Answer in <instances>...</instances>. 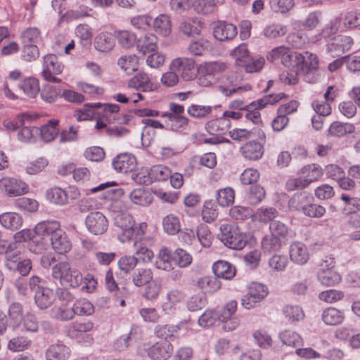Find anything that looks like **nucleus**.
Returning a JSON list of instances; mask_svg holds the SVG:
<instances>
[{
    "label": "nucleus",
    "mask_w": 360,
    "mask_h": 360,
    "mask_svg": "<svg viewBox=\"0 0 360 360\" xmlns=\"http://www.w3.org/2000/svg\"><path fill=\"white\" fill-rule=\"evenodd\" d=\"M231 127L230 120L220 117L207 122L205 128L210 134H220L224 133Z\"/></svg>",
    "instance_id": "72a5a7b5"
},
{
    "label": "nucleus",
    "mask_w": 360,
    "mask_h": 360,
    "mask_svg": "<svg viewBox=\"0 0 360 360\" xmlns=\"http://www.w3.org/2000/svg\"><path fill=\"white\" fill-rule=\"evenodd\" d=\"M120 106L117 104L104 103L101 116L108 123L127 124L132 117L127 114H119Z\"/></svg>",
    "instance_id": "f8f14e48"
},
{
    "label": "nucleus",
    "mask_w": 360,
    "mask_h": 360,
    "mask_svg": "<svg viewBox=\"0 0 360 360\" xmlns=\"http://www.w3.org/2000/svg\"><path fill=\"white\" fill-rule=\"evenodd\" d=\"M20 88L30 98H34L39 92V84L37 79L29 77L23 79L19 84Z\"/></svg>",
    "instance_id": "49530a36"
},
{
    "label": "nucleus",
    "mask_w": 360,
    "mask_h": 360,
    "mask_svg": "<svg viewBox=\"0 0 360 360\" xmlns=\"http://www.w3.org/2000/svg\"><path fill=\"white\" fill-rule=\"evenodd\" d=\"M70 355V349L63 344L51 345L46 351V360H66Z\"/></svg>",
    "instance_id": "393cba45"
},
{
    "label": "nucleus",
    "mask_w": 360,
    "mask_h": 360,
    "mask_svg": "<svg viewBox=\"0 0 360 360\" xmlns=\"http://www.w3.org/2000/svg\"><path fill=\"white\" fill-rule=\"evenodd\" d=\"M196 236L202 246L208 248L211 245L212 236L206 224H202L197 227Z\"/></svg>",
    "instance_id": "e2e57ef3"
},
{
    "label": "nucleus",
    "mask_w": 360,
    "mask_h": 360,
    "mask_svg": "<svg viewBox=\"0 0 360 360\" xmlns=\"http://www.w3.org/2000/svg\"><path fill=\"white\" fill-rule=\"evenodd\" d=\"M136 158L129 153L117 155L112 160V165L120 173L132 172L136 167Z\"/></svg>",
    "instance_id": "2eb2a0df"
},
{
    "label": "nucleus",
    "mask_w": 360,
    "mask_h": 360,
    "mask_svg": "<svg viewBox=\"0 0 360 360\" xmlns=\"http://www.w3.org/2000/svg\"><path fill=\"white\" fill-rule=\"evenodd\" d=\"M8 312L11 321V325L13 328H18L24 318L22 304L18 302L12 303L8 307Z\"/></svg>",
    "instance_id": "8fccbe9b"
},
{
    "label": "nucleus",
    "mask_w": 360,
    "mask_h": 360,
    "mask_svg": "<svg viewBox=\"0 0 360 360\" xmlns=\"http://www.w3.org/2000/svg\"><path fill=\"white\" fill-rule=\"evenodd\" d=\"M94 328V323L91 321H76L71 323L67 329V334L71 338L80 336L82 333L91 331Z\"/></svg>",
    "instance_id": "a878e982"
},
{
    "label": "nucleus",
    "mask_w": 360,
    "mask_h": 360,
    "mask_svg": "<svg viewBox=\"0 0 360 360\" xmlns=\"http://www.w3.org/2000/svg\"><path fill=\"white\" fill-rule=\"evenodd\" d=\"M58 123V120H51L41 127V137L45 142H50L56 139L59 132Z\"/></svg>",
    "instance_id": "4c0bfd02"
},
{
    "label": "nucleus",
    "mask_w": 360,
    "mask_h": 360,
    "mask_svg": "<svg viewBox=\"0 0 360 360\" xmlns=\"http://www.w3.org/2000/svg\"><path fill=\"white\" fill-rule=\"evenodd\" d=\"M170 70L176 71L186 81L192 80L195 75V61L191 58H177L171 63Z\"/></svg>",
    "instance_id": "9b49d317"
},
{
    "label": "nucleus",
    "mask_w": 360,
    "mask_h": 360,
    "mask_svg": "<svg viewBox=\"0 0 360 360\" xmlns=\"http://www.w3.org/2000/svg\"><path fill=\"white\" fill-rule=\"evenodd\" d=\"M285 96L284 93L273 94L263 96L262 98L247 105L245 117L253 123L260 122V113L259 110L264 108L267 105H273L278 103Z\"/></svg>",
    "instance_id": "20e7f679"
},
{
    "label": "nucleus",
    "mask_w": 360,
    "mask_h": 360,
    "mask_svg": "<svg viewBox=\"0 0 360 360\" xmlns=\"http://www.w3.org/2000/svg\"><path fill=\"white\" fill-rule=\"evenodd\" d=\"M224 0H195L194 8L197 13L204 15L214 11L217 5L224 4Z\"/></svg>",
    "instance_id": "09e8293b"
},
{
    "label": "nucleus",
    "mask_w": 360,
    "mask_h": 360,
    "mask_svg": "<svg viewBox=\"0 0 360 360\" xmlns=\"http://www.w3.org/2000/svg\"><path fill=\"white\" fill-rule=\"evenodd\" d=\"M243 156L249 160H258L264 155V146L259 142L252 141H248L240 147Z\"/></svg>",
    "instance_id": "aec40b11"
},
{
    "label": "nucleus",
    "mask_w": 360,
    "mask_h": 360,
    "mask_svg": "<svg viewBox=\"0 0 360 360\" xmlns=\"http://www.w3.org/2000/svg\"><path fill=\"white\" fill-rule=\"evenodd\" d=\"M243 63H240L247 72L252 73L259 72L264 66L265 60L262 57H249Z\"/></svg>",
    "instance_id": "6e6d98bb"
},
{
    "label": "nucleus",
    "mask_w": 360,
    "mask_h": 360,
    "mask_svg": "<svg viewBox=\"0 0 360 360\" xmlns=\"http://www.w3.org/2000/svg\"><path fill=\"white\" fill-rule=\"evenodd\" d=\"M52 276L55 279H59L61 283L68 284L72 288L79 287L83 281L82 273L72 269L67 262H60L52 267Z\"/></svg>",
    "instance_id": "f257e3e1"
},
{
    "label": "nucleus",
    "mask_w": 360,
    "mask_h": 360,
    "mask_svg": "<svg viewBox=\"0 0 360 360\" xmlns=\"http://www.w3.org/2000/svg\"><path fill=\"white\" fill-rule=\"evenodd\" d=\"M219 238L224 244L233 250H242L248 240L237 226L224 224L220 226Z\"/></svg>",
    "instance_id": "7ed1b4c3"
},
{
    "label": "nucleus",
    "mask_w": 360,
    "mask_h": 360,
    "mask_svg": "<svg viewBox=\"0 0 360 360\" xmlns=\"http://www.w3.org/2000/svg\"><path fill=\"white\" fill-rule=\"evenodd\" d=\"M22 217L16 212H5L0 215V224L11 231L19 229L22 225Z\"/></svg>",
    "instance_id": "cd10ccee"
},
{
    "label": "nucleus",
    "mask_w": 360,
    "mask_h": 360,
    "mask_svg": "<svg viewBox=\"0 0 360 360\" xmlns=\"http://www.w3.org/2000/svg\"><path fill=\"white\" fill-rule=\"evenodd\" d=\"M285 317L291 321H299L304 318V313L297 305H286L283 309Z\"/></svg>",
    "instance_id": "69168bd1"
},
{
    "label": "nucleus",
    "mask_w": 360,
    "mask_h": 360,
    "mask_svg": "<svg viewBox=\"0 0 360 360\" xmlns=\"http://www.w3.org/2000/svg\"><path fill=\"white\" fill-rule=\"evenodd\" d=\"M21 38L24 44H37L41 40V32L37 27H30L22 32Z\"/></svg>",
    "instance_id": "13d9d810"
},
{
    "label": "nucleus",
    "mask_w": 360,
    "mask_h": 360,
    "mask_svg": "<svg viewBox=\"0 0 360 360\" xmlns=\"http://www.w3.org/2000/svg\"><path fill=\"white\" fill-rule=\"evenodd\" d=\"M60 94V88L51 84H45L42 86L40 96L44 101L48 103H52L56 101Z\"/></svg>",
    "instance_id": "3c124183"
},
{
    "label": "nucleus",
    "mask_w": 360,
    "mask_h": 360,
    "mask_svg": "<svg viewBox=\"0 0 360 360\" xmlns=\"http://www.w3.org/2000/svg\"><path fill=\"white\" fill-rule=\"evenodd\" d=\"M303 58L300 61H297V68L300 70L305 75V80L310 83L316 82L318 77L316 72L319 68L318 58L315 54L309 52H305L303 55L301 54Z\"/></svg>",
    "instance_id": "6e6552de"
},
{
    "label": "nucleus",
    "mask_w": 360,
    "mask_h": 360,
    "mask_svg": "<svg viewBox=\"0 0 360 360\" xmlns=\"http://www.w3.org/2000/svg\"><path fill=\"white\" fill-rule=\"evenodd\" d=\"M324 20L323 11L316 10L309 12L302 22L305 30L312 31L319 27Z\"/></svg>",
    "instance_id": "bb28decb"
},
{
    "label": "nucleus",
    "mask_w": 360,
    "mask_h": 360,
    "mask_svg": "<svg viewBox=\"0 0 360 360\" xmlns=\"http://www.w3.org/2000/svg\"><path fill=\"white\" fill-rule=\"evenodd\" d=\"M266 59L271 63L281 62L285 67L297 66V61L303 58L300 53L291 51L290 49L281 46L273 49L266 55Z\"/></svg>",
    "instance_id": "423d86ee"
},
{
    "label": "nucleus",
    "mask_w": 360,
    "mask_h": 360,
    "mask_svg": "<svg viewBox=\"0 0 360 360\" xmlns=\"http://www.w3.org/2000/svg\"><path fill=\"white\" fill-rule=\"evenodd\" d=\"M290 257L297 264H304L309 259V253L306 245L299 241L292 243L290 247Z\"/></svg>",
    "instance_id": "4be33fe9"
},
{
    "label": "nucleus",
    "mask_w": 360,
    "mask_h": 360,
    "mask_svg": "<svg viewBox=\"0 0 360 360\" xmlns=\"http://www.w3.org/2000/svg\"><path fill=\"white\" fill-rule=\"evenodd\" d=\"M281 238L269 235L265 236L262 241V247L265 252H272L280 250L282 246Z\"/></svg>",
    "instance_id": "052dcab7"
},
{
    "label": "nucleus",
    "mask_w": 360,
    "mask_h": 360,
    "mask_svg": "<svg viewBox=\"0 0 360 360\" xmlns=\"http://www.w3.org/2000/svg\"><path fill=\"white\" fill-rule=\"evenodd\" d=\"M300 174L302 175L307 183L309 185L311 183L319 180L323 175V171L321 167L316 164L307 165L304 166Z\"/></svg>",
    "instance_id": "ea45409f"
},
{
    "label": "nucleus",
    "mask_w": 360,
    "mask_h": 360,
    "mask_svg": "<svg viewBox=\"0 0 360 360\" xmlns=\"http://www.w3.org/2000/svg\"><path fill=\"white\" fill-rule=\"evenodd\" d=\"M286 32V26L280 23H274L264 27L263 34L266 38L275 39L285 35Z\"/></svg>",
    "instance_id": "bf43d9fd"
},
{
    "label": "nucleus",
    "mask_w": 360,
    "mask_h": 360,
    "mask_svg": "<svg viewBox=\"0 0 360 360\" xmlns=\"http://www.w3.org/2000/svg\"><path fill=\"white\" fill-rule=\"evenodd\" d=\"M63 65L58 61L54 54H47L44 57L41 76L44 80L52 83H60L61 79L57 76L62 73Z\"/></svg>",
    "instance_id": "0eeeda50"
},
{
    "label": "nucleus",
    "mask_w": 360,
    "mask_h": 360,
    "mask_svg": "<svg viewBox=\"0 0 360 360\" xmlns=\"http://www.w3.org/2000/svg\"><path fill=\"white\" fill-rule=\"evenodd\" d=\"M188 122L189 120L186 116L171 115L170 117H167L165 124L167 129L169 130L176 132H181L186 130L188 128Z\"/></svg>",
    "instance_id": "58836bf2"
},
{
    "label": "nucleus",
    "mask_w": 360,
    "mask_h": 360,
    "mask_svg": "<svg viewBox=\"0 0 360 360\" xmlns=\"http://www.w3.org/2000/svg\"><path fill=\"white\" fill-rule=\"evenodd\" d=\"M50 240L52 248L58 254H65L72 248V243L68 235L63 230L55 233L51 236Z\"/></svg>",
    "instance_id": "412c9836"
},
{
    "label": "nucleus",
    "mask_w": 360,
    "mask_h": 360,
    "mask_svg": "<svg viewBox=\"0 0 360 360\" xmlns=\"http://www.w3.org/2000/svg\"><path fill=\"white\" fill-rule=\"evenodd\" d=\"M229 215L236 220H245L253 217L252 210L248 206L236 205L229 210Z\"/></svg>",
    "instance_id": "680f3d73"
},
{
    "label": "nucleus",
    "mask_w": 360,
    "mask_h": 360,
    "mask_svg": "<svg viewBox=\"0 0 360 360\" xmlns=\"http://www.w3.org/2000/svg\"><path fill=\"white\" fill-rule=\"evenodd\" d=\"M115 224L120 228L122 232L118 235V238L122 243H125L133 238L134 235L135 221L133 217L122 210H115L113 212Z\"/></svg>",
    "instance_id": "39448f33"
},
{
    "label": "nucleus",
    "mask_w": 360,
    "mask_h": 360,
    "mask_svg": "<svg viewBox=\"0 0 360 360\" xmlns=\"http://www.w3.org/2000/svg\"><path fill=\"white\" fill-rule=\"evenodd\" d=\"M103 109V104L101 103H86L82 108L78 110L77 112V120L78 121L87 120L92 118L96 113L97 110ZM101 115L102 112H97Z\"/></svg>",
    "instance_id": "e433bc0d"
},
{
    "label": "nucleus",
    "mask_w": 360,
    "mask_h": 360,
    "mask_svg": "<svg viewBox=\"0 0 360 360\" xmlns=\"http://www.w3.org/2000/svg\"><path fill=\"white\" fill-rule=\"evenodd\" d=\"M153 278V274L149 268H138L131 275L133 284L136 287H142L150 282Z\"/></svg>",
    "instance_id": "2f4dec72"
},
{
    "label": "nucleus",
    "mask_w": 360,
    "mask_h": 360,
    "mask_svg": "<svg viewBox=\"0 0 360 360\" xmlns=\"http://www.w3.org/2000/svg\"><path fill=\"white\" fill-rule=\"evenodd\" d=\"M353 40L350 37L339 36L327 45V51L333 57L340 56L341 54L350 50Z\"/></svg>",
    "instance_id": "a211bd4d"
},
{
    "label": "nucleus",
    "mask_w": 360,
    "mask_h": 360,
    "mask_svg": "<svg viewBox=\"0 0 360 360\" xmlns=\"http://www.w3.org/2000/svg\"><path fill=\"white\" fill-rule=\"evenodd\" d=\"M329 265L331 267L325 269L321 268L318 274L317 278L319 281L323 285L332 286L339 283L341 281L340 275L333 268L335 262L333 258H330Z\"/></svg>",
    "instance_id": "6ab92c4d"
},
{
    "label": "nucleus",
    "mask_w": 360,
    "mask_h": 360,
    "mask_svg": "<svg viewBox=\"0 0 360 360\" xmlns=\"http://www.w3.org/2000/svg\"><path fill=\"white\" fill-rule=\"evenodd\" d=\"M212 112V108L210 105H201L198 104H192L187 109V113L194 118L206 117Z\"/></svg>",
    "instance_id": "338daca9"
},
{
    "label": "nucleus",
    "mask_w": 360,
    "mask_h": 360,
    "mask_svg": "<svg viewBox=\"0 0 360 360\" xmlns=\"http://www.w3.org/2000/svg\"><path fill=\"white\" fill-rule=\"evenodd\" d=\"M237 33L236 26L226 21H218L213 28L214 37L221 41L233 39Z\"/></svg>",
    "instance_id": "f3484780"
},
{
    "label": "nucleus",
    "mask_w": 360,
    "mask_h": 360,
    "mask_svg": "<svg viewBox=\"0 0 360 360\" xmlns=\"http://www.w3.org/2000/svg\"><path fill=\"white\" fill-rule=\"evenodd\" d=\"M146 351L148 357L153 360H167L172 354L173 346L169 342L162 340L153 344Z\"/></svg>",
    "instance_id": "ddd939ff"
},
{
    "label": "nucleus",
    "mask_w": 360,
    "mask_h": 360,
    "mask_svg": "<svg viewBox=\"0 0 360 360\" xmlns=\"http://www.w3.org/2000/svg\"><path fill=\"white\" fill-rule=\"evenodd\" d=\"M150 169L153 181H165L169 179L172 173L170 169L163 165H154Z\"/></svg>",
    "instance_id": "5fc2aeb1"
},
{
    "label": "nucleus",
    "mask_w": 360,
    "mask_h": 360,
    "mask_svg": "<svg viewBox=\"0 0 360 360\" xmlns=\"http://www.w3.org/2000/svg\"><path fill=\"white\" fill-rule=\"evenodd\" d=\"M226 68V64L221 61L205 62L198 68L200 77L198 82L201 85L207 86L212 84L214 76L224 72Z\"/></svg>",
    "instance_id": "1a4fd4ad"
},
{
    "label": "nucleus",
    "mask_w": 360,
    "mask_h": 360,
    "mask_svg": "<svg viewBox=\"0 0 360 360\" xmlns=\"http://www.w3.org/2000/svg\"><path fill=\"white\" fill-rule=\"evenodd\" d=\"M341 20L345 27L347 28L360 27V9H354L346 12L342 15Z\"/></svg>",
    "instance_id": "4d7b16f0"
},
{
    "label": "nucleus",
    "mask_w": 360,
    "mask_h": 360,
    "mask_svg": "<svg viewBox=\"0 0 360 360\" xmlns=\"http://www.w3.org/2000/svg\"><path fill=\"white\" fill-rule=\"evenodd\" d=\"M161 289V284L153 279L150 282L146 285V288L142 296L147 300H155L158 297Z\"/></svg>",
    "instance_id": "0e129e2a"
},
{
    "label": "nucleus",
    "mask_w": 360,
    "mask_h": 360,
    "mask_svg": "<svg viewBox=\"0 0 360 360\" xmlns=\"http://www.w3.org/2000/svg\"><path fill=\"white\" fill-rule=\"evenodd\" d=\"M28 186L23 181L12 177L0 179V189L10 197L22 195L28 191Z\"/></svg>",
    "instance_id": "9d476101"
},
{
    "label": "nucleus",
    "mask_w": 360,
    "mask_h": 360,
    "mask_svg": "<svg viewBox=\"0 0 360 360\" xmlns=\"http://www.w3.org/2000/svg\"><path fill=\"white\" fill-rule=\"evenodd\" d=\"M180 31L188 37L200 35L202 29V22L197 20L182 21L179 26Z\"/></svg>",
    "instance_id": "a18cd8bd"
},
{
    "label": "nucleus",
    "mask_w": 360,
    "mask_h": 360,
    "mask_svg": "<svg viewBox=\"0 0 360 360\" xmlns=\"http://www.w3.org/2000/svg\"><path fill=\"white\" fill-rule=\"evenodd\" d=\"M72 307L75 316H90L94 312V305L85 298L76 300Z\"/></svg>",
    "instance_id": "de8ad7c7"
},
{
    "label": "nucleus",
    "mask_w": 360,
    "mask_h": 360,
    "mask_svg": "<svg viewBox=\"0 0 360 360\" xmlns=\"http://www.w3.org/2000/svg\"><path fill=\"white\" fill-rule=\"evenodd\" d=\"M174 261V253L167 248L160 250L158 258L156 262L158 269L170 271L172 269V262Z\"/></svg>",
    "instance_id": "c03bdc74"
},
{
    "label": "nucleus",
    "mask_w": 360,
    "mask_h": 360,
    "mask_svg": "<svg viewBox=\"0 0 360 360\" xmlns=\"http://www.w3.org/2000/svg\"><path fill=\"white\" fill-rule=\"evenodd\" d=\"M278 211L272 207L262 206L255 213L253 212L252 220L259 222L267 223L272 221L277 215Z\"/></svg>",
    "instance_id": "37998d69"
},
{
    "label": "nucleus",
    "mask_w": 360,
    "mask_h": 360,
    "mask_svg": "<svg viewBox=\"0 0 360 360\" xmlns=\"http://www.w3.org/2000/svg\"><path fill=\"white\" fill-rule=\"evenodd\" d=\"M115 37L116 38L118 44L125 49H129L136 45L137 37L136 35L130 31L127 30H118L115 32Z\"/></svg>",
    "instance_id": "f704fd0d"
},
{
    "label": "nucleus",
    "mask_w": 360,
    "mask_h": 360,
    "mask_svg": "<svg viewBox=\"0 0 360 360\" xmlns=\"http://www.w3.org/2000/svg\"><path fill=\"white\" fill-rule=\"evenodd\" d=\"M117 65L127 74L131 75L138 70L139 58L135 54L122 56L118 59Z\"/></svg>",
    "instance_id": "79ce46f5"
},
{
    "label": "nucleus",
    "mask_w": 360,
    "mask_h": 360,
    "mask_svg": "<svg viewBox=\"0 0 360 360\" xmlns=\"http://www.w3.org/2000/svg\"><path fill=\"white\" fill-rule=\"evenodd\" d=\"M43 280L37 276L29 279L30 290L34 293V302L40 309H46L52 305L55 300L53 291L42 285Z\"/></svg>",
    "instance_id": "f03ea898"
},
{
    "label": "nucleus",
    "mask_w": 360,
    "mask_h": 360,
    "mask_svg": "<svg viewBox=\"0 0 360 360\" xmlns=\"http://www.w3.org/2000/svg\"><path fill=\"white\" fill-rule=\"evenodd\" d=\"M196 285L205 293H213L221 288V282L216 276H203L198 280Z\"/></svg>",
    "instance_id": "473e14b6"
},
{
    "label": "nucleus",
    "mask_w": 360,
    "mask_h": 360,
    "mask_svg": "<svg viewBox=\"0 0 360 360\" xmlns=\"http://www.w3.org/2000/svg\"><path fill=\"white\" fill-rule=\"evenodd\" d=\"M269 5L274 12L284 14L294 7L295 1L294 0H271Z\"/></svg>",
    "instance_id": "774afa93"
},
{
    "label": "nucleus",
    "mask_w": 360,
    "mask_h": 360,
    "mask_svg": "<svg viewBox=\"0 0 360 360\" xmlns=\"http://www.w3.org/2000/svg\"><path fill=\"white\" fill-rule=\"evenodd\" d=\"M59 231H62L60 224L55 220L43 221L38 223L34 227L35 233L39 238H41L40 236L51 235L52 236Z\"/></svg>",
    "instance_id": "7c9ffc66"
},
{
    "label": "nucleus",
    "mask_w": 360,
    "mask_h": 360,
    "mask_svg": "<svg viewBox=\"0 0 360 360\" xmlns=\"http://www.w3.org/2000/svg\"><path fill=\"white\" fill-rule=\"evenodd\" d=\"M321 319L326 325L336 326L343 322L345 314L341 310L330 307L323 311Z\"/></svg>",
    "instance_id": "c756f323"
},
{
    "label": "nucleus",
    "mask_w": 360,
    "mask_h": 360,
    "mask_svg": "<svg viewBox=\"0 0 360 360\" xmlns=\"http://www.w3.org/2000/svg\"><path fill=\"white\" fill-rule=\"evenodd\" d=\"M355 127L350 123L333 122L328 129V134L334 137H342L354 131Z\"/></svg>",
    "instance_id": "c9c22d12"
},
{
    "label": "nucleus",
    "mask_w": 360,
    "mask_h": 360,
    "mask_svg": "<svg viewBox=\"0 0 360 360\" xmlns=\"http://www.w3.org/2000/svg\"><path fill=\"white\" fill-rule=\"evenodd\" d=\"M94 46L101 52H108L115 46V41L109 33H100L94 40Z\"/></svg>",
    "instance_id": "a19ab883"
},
{
    "label": "nucleus",
    "mask_w": 360,
    "mask_h": 360,
    "mask_svg": "<svg viewBox=\"0 0 360 360\" xmlns=\"http://www.w3.org/2000/svg\"><path fill=\"white\" fill-rule=\"evenodd\" d=\"M86 225L91 233L94 235H100L107 230L108 222L101 212H94L86 217Z\"/></svg>",
    "instance_id": "4468645a"
},
{
    "label": "nucleus",
    "mask_w": 360,
    "mask_h": 360,
    "mask_svg": "<svg viewBox=\"0 0 360 360\" xmlns=\"http://www.w3.org/2000/svg\"><path fill=\"white\" fill-rule=\"evenodd\" d=\"M128 86L143 92H151L157 89L148 75L145 72H139L129 80Z\"/></svg>",
    "instance_id": "dca6fc26"
},
{
    "label": "nucleus",
    "mask_w": 360,
    "mask_h": 360,
    "mask_svg": "<svg viewBox=\"0 0 360 360\" xmlns=\"http://www.w3.org/2000/svg\"><path fill=\"white\" fill-rule=\"evenodd\" d=\"M212 270L215 276L226 280L231 279L236 275V269L231 263L219 260L213 264Z\"/></svg>",
    "instance_id": "b1692460"
},
{
    "label": "nucleus",
    "mask_w": 360,
    "mask_h": 360,
    "mask_svg": "<svg viewBox=\"0 0 360 360\" xmlns=\"http://www.w3.org/2000/svg\"><path fill=\"white\" fill-rule=\"evenodd\" d=\"M172 26L171 18L167 14H160L153 22L154 30L163 37L169 35L172 32Z\"/></svg>",
    "instance_id": "c85d7f7f"
},
{
    "label": "nucleus",
    "mask_w": 360,
    "mask_h": 360,
    "mask_svg": "<svg viewBox=\"0 0 360 360\" xmlns=\"http://www.w3.org/2000/svg\"><path fill=\"white\" fill-rule=\"evenodd\" d=\"M158 39L155 34L152 33L146 34L137 39V51L143 55L155 51L158 48Z\"/></svg>",
    "instance_id": "5701e85b"
},
{
    "label": "nucleus",
    "mask_w": 360,
    "mask_h": 360,
    "mask_svg": "<svg viewBox=\"0 0 360 360\" xmlns=\"http://www.w3.org/2000/svg\"><path fill=\"white\" fill-rule=\"evenodd\" d=\"M51 314L55 319L61 321H70L75 317L72 307H67L63 304L53 307Z\"/></svg>",
    "instance_id": "603ef678"
},
{
    "label": "nucleus",
    "mask_w": 360,
    "mask_h": 360,
    "mask_svg": "<svg viewBox=\"0 0 360 360\" xmlns=\"http://www.w3.org/2000/svg\"><path fill=\"white\" fill-rule=\"evenodd\" d=\"M251 89L250 85L248 84L243 86H238L233 81L229 84H224L218 86L220 93L226 96H231L235 94H240L243 91H248Z\"/></svg>",
    "instance_id": "864d4df0"
}]
</instances>
